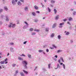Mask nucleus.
I'll list each match as a JSON object with an SVG mask.
<instances>
[{
	"mask_svg": "<svg viewBox=\"0 0 76 76\" xmlns=\"http://www.w3.org/2000/svg\"><path fill=\"white\" fill-rule=\"evenodd\" d=\"M16 26L15 24H13V23H10V25L9 26V28H15Z\"/></svg>",
	"mask_w": 76,
	"mask_h": 76,
	"instance_id": "obj_1",
	"label": "nucleus"
},
{
	"mask_svg": "<svg viewBox=\"0 0 76 76\" xmlns=\"http://www.w3.org/2000/svg\"><path fill=\"white\" fill-rule=\"evenodd\" d=\"M22 63L23 64H25L26 65L25 66H26V65L28 64V63H27V61H23Z\"/></svg>",
	"mask_w": 76,
	"mask_h": 76,
	"instance_id": "obj_2",
	"label": "nucleus"
},
{
	"mask_svg": "<svg viewBox=\"0 0 76 76\" xmlns=\"http://www.w3.org/2000/svg\"><path fill=\"white\" fill-rule=\"evenodd\" d=\"M64 24V23L63 22L62 23H60L59 24V28H62L63 27V25Z\"/></svg>",
	"mask_w": 76,
	"mask_h": 76,
	"instance_id": "obj_3",
	"label": "nucleus"
},
{
	"mask_svg": "<svg viewBox=\"0 0 76 76\" xmlns=\"http://www.w3.org/2000/svg\"><path fill=\"white\" fill-rule=\"evenodd\" d=\"M12 3L13 4V5H15V4H16V3L15 2V0H13L12 1Z\"/></svg>",
	"mask_w": 76,
	"mask_h": 76,
	"instance_id": "obj_4",
	"label": "nucleus"
},
{
	"mask_svg": "<svg viewBox=\"0 0 76 76\" xmlns=\"http://www.w3.org/2000/svg\"><path fill=\"white\" fill-rule=\"evenodd\" d=\"M17 4L18 5H19V6H21V5H22V3H21L20 1H18V2Z\"/></svg>",
	"mask_w": 76,
	"mask_h": 76,
	"instance_id": "obj_5",
	"label": "nucleus"
},
{
	"mask_svg": "<svg viewBox=\"0 0 76 76\" xmlns=\"http://www.w3.org/2000/svg\"><path fill=\"white\" fill-rule=\"evenodd\" d=\"M59 16V15H58L57 16H56V17H55V19H56V20H58V19Z\"/></svg>",
	"mask_w": 76,
	"mask_h": 76,
	"instance_id": "obj_6",
	"label": "nucleus"
},
{
	"mask_svg": "<svg viewBox=\"0 0 76 76\" xmlns=\"http://www.w3.org/2000/svg\"><path fill=\"white\" fill-rule=\"evenodd\" d=\"M23 72L25 73H26V74H28V72L24 70H23Z\"/></svg>",
	"mask_w": 76,
	"mask_h": 76,
	"instance_id": "obj_7",
	"label": "nucleus"
},
{
	"mask_svg": "<svg viewBox=\"0 0 76 76\" xmlns=\"http://www.w3.org/2000/svg\"><path fill=\"white\" fill-rule=\"evenodd\" d=\"M56 23H55L53 24L52 28H55V27H56Z\"/></svg>",
	"mask_w": 76,
	"mask_h": 76,
	"instance_id": "obj_8",
	"label": "nucleus"
},
{
	"mask_svg": "<svg viewBox=\"0 0 76 76\" xmlns=\"http://www.w3.org/2000/svg\"><path fill=\"white\" fill-rule=\"evenodd\" d=\"M4 64V61H2L0 62V64Z\"/></svg>",
	"mask_w": 76,
	"mask_h": 76,
	"instance_id": "obj_9",
	"label": "nucleus"
},
{
	"mask_svg": "<svg viewBox=\"0 0 76 76\" xmlns=\"http://www.w3.org/2000/svg\"><path fill=\"white\" fill-rule=\"evenodd\" d=\"M5 17L6 18V21H7V22L9 21V19H8V18H7V16H6Z\"/></svg>",
	"mask_w": 76,
	"mask_h": 76,
	"instance_id": "obj_10",
	"label": "nucleus"
},
{
	"mask_svg": "<svg viewBox=\"0 0 76 76\" xmlns=\"http://www.w3.org/2000/svg\"><path fill=\"white\" fill-rule=\"evenodd\" d=\"M25 10L26 11L27 10L28 11V8L27 7H26L25 8Z\"/></svg>",
	"mask_w": 76,
	"mask_h": 76,
	"instance_id": "obj_11",
	"label": "nucleus"
},
{
	"mask_svg": "<svg viewBox=\"0 0 76 76\" xmlns=\"http://www.w3.org/2000/svg\"><path fill=\"white\" fill-rule=\"evenodd\" d=\"M34 8L35 9H36L37 10L38 9V7L36 5L34 6Z\"/></svg>",
	"mask_w": 76,
	"mask_h": 76,
	"instance_id": "obj_12",
	"label": "nucleus"
},
{
	"mask_svg": "<svg viewBox=\"0 0 76 76\" xmlns=\"http://www.w3.org/2000/svg\"><path fill=\"white\" fill-rule=\"evenodd\" d=\"M18 58L19 60H23V59H22V58H21L20 57H18Z\"/></svg>",
	"mask_w": 76,
	"mask_h": 76,
	"instance_id": "obj_13",
	"label": "nucleus"
},
{
	"mask_svg": "<svg viewBox=\"0 0 76 76\" xmlns=\"http://www.w3.org/2000/svg\"><path fill=\"white\" fill-rule=\"evenodd\" d=\"M72 18L70 17L69 18L68 20L69 21H71V20H72Z\"/></svg>",
	"mask_w": 76,
	"mask_h": 76,
	"instance_id": "obj_14",
	"label": "nucleus"
},
{
	"mask_svg": "<svg viewBox=\"0 0 76 76\" xmlns=\"http://www.w3.org/2000/svg\"><path fill=\"white\" fill-rule=\"evenodd\" d=\"M20 75H21V76H25V75L23 72H21Z\"/></svg>",
	"mask_w": 76,
	"mask_h": 76,
	"instance_id": "obj_15",
	"label": "nucleus"
},
{
	"mask_svg": "<svg viewBox=\"0 0 76 76\" xmlns=\"http://www.w3.org/2000/svg\"><path fill=\"white\" fill-rule=\"evenodd\" d=\"M10 51L11 52H13V48H10Z\"/></svg>",
	"mask_w": 76,
	"mask_h": 76,
	"instance_id": "obj_16",
	"label": "nucleus"
},
{
	"mask_svg": "<svg viewBox=\"0 0 76 76\" xmlns=\"http://www.w3.org/2000/svg\"><path fill=\"white\" fill-rule=\"evenodd\" d=\"M32 15H33V16H36V14L34 12H32Z\"/></svg>",
	"mask_w": 76,
	"mask_h": 76,
	"instance_id": "obj_17",
	"label": "nucleus"
},
{
	"mask_svg": "<svg viewBox=\"0 0 76 76\" xmlns=\"http://www.w3.org/2000/svg\"><path fill=\"white\" fill-rule=\"evenodd\" d=\"M34 31H36V32H39V30L35 29Z\"/></svg>",
	"mask_w": 76,
	"mask_h": 76,
	"instance_id": "obj_18",
	"label": "nucleus"
},
{
	"mask_svg": "<svg viewBox=\"0 0 76 76\" xmlns=\"http://www.w3.org/2000/svg\"><path fill=\"white\" fill-rule=\"evenodd\" d=\"M4 10H6V11H7V10H8V9H7V7H4Z\"/></svg>",
	"mask_w": 76,
	"mask_h": 76,
	"instance_id": "obj_19",
	"label": "nucleus"
},
{
	"mask_svg": "<svg viewBox=\"0 0 76 76\" xmlns=\"http://www.w3.org/2000/svg\"><path fill=\"white\" fill-rule=\"evenodd\" d=\"M54 11L55 12V14H56V13L57 12V10H56V9H54Z\"/></svg>",
	"mask_w": 76,
	"mask_h": 76,
	"instance_id": "obj_20",
	"label": "nucleus"
},
{
	"mask_svg": "<svg viewBox=\"0 0 76 76\" xmlns=\"http://www.w3.org/2000/svg\"><path fill=\"white\" fill-rule=\"evenodd\" d=\"M58 37L59 39H60V38H61V36H60V35H58Z\"/></svg>",
	"mask_w": 76,
	"mask_h": 76,
	"instance_id": "obj_21",
	"label": "nucleus"
},
{
	"mask_svg": "<svg viewBox=\"0 0 76 76\" xmlns=\"http://www.w3.org/2000/svg\"><path fill=\"white\" fill-rule=\"evenodd\" d=\"M28 58H31V55H28Z\"/></svg>",
	"mask_w": 76,
	"mask_h": 76,
	"instance_id": "obj_22",
	"label": "nucleus"
},
{
	"mask_svg": "<svg viewBox=\"0 0 76 76\" xmlns=\"http://www.w3.org/2000/svg\"><path fill=\"white\" fill-rule=\"evenodd\" d=\"M61 60L62 62H64L63 59V58H62V57H61Z\"/></svg>",
	"mask_w": 76,
	"mask_h": 76,
	"instance_id": "obj_23",
	"label": "nucleus"
},
{
	"mask_svg": "<svg viewBox=\"0 0 76 76\" xmlns=\"http://www.w3.org/2000/svg\"><path fill=\"white\" fill-rule=\"evenodd\" d=\"M62 51L61 50H59L57 51V53H60V52H61Z\"/></svg>",
	"mask_w": 76,
	"mask_h": 76,
	"instance_id": "obj_24",
	"label": "nucleus"
},
{
	"mask_svg": "<svg viewBox=\"0 0 76 76\" xmlns=\"http://www.w3.org/2000/svg\"><path fill=\"white\" fill-rule=\"evenodd\" d=\"M54 34L52 33V34L51 35V37H54Z\"/></svg>",
	"mask_w": 76,
	"mask_h": 76,
	"instance_id": "obj_25",
	"label": "nucleus"
},
{
	"mask_svg": "<svg viewBox=\"0 0 76 76\" xmlns=\"http://www.w3.org/2000/svg\"><path fill=\"white\" fill-rule=\"evenodd\" d=\"M44 50H39V53H41L42 52V51H43Z\"/></svg>",
	"mask_w": 76,
	"mask_h": 76,
	"instance_id": "obj_26",
	"label": "nucleus"
},
{
	"mask_svg": "<svg viewBox=\"0 0 76 76\" xmlns=\"http://www.w3.org/2000/svg\"><path fill=\"white\" fill-rule=\"evenodd\" d=\"M33 30H34V28H31L30 29V31H33Z\"/></svg>",
	"mask_w": 76,
	"mask_h": 76,
	"instance_id": "obj_27",
	"label": "nucleus"
},
{
	"mask_svg": "<svg viewBox=\"0 0 76 76\" xmlns=\"http://www.w3.org/2000/svg\"><path fill=\"white\" fill-rule=\"evenodd\" d=\"M51 66V64H49L48 65V67L49 68V69H50V66Z\"/></svg>",
	"mask_w": 76,
	"mask_h": 76,
	"instance_id": "obj_28",
	"label": "nucleus"
},
{
	"mask_svg": "<svg viewBox=\"0 0 76 76\" xmlns=\"http://www.w3.org/2000/svg\"><path fill=\"white\" fill-rule=\"evenodd\" d=\"M48 9L49 12H51V9H50L49 7H48Z\"/></svg>",
	"mask_w": 76,
	"mask_h": 76,
	"instance_id": "obj_29",
	"label": "nucleus"
},
{
	"mask_svg": "<svg viewBox=\"0 0 76 76\" xmlns=\"http://www.w3.org/2000/svg\"><path fill=\"white\" fill-rule=\"evenodd\" d=\"M51 2L52 3H55V1L53 0L51 1Z\"/></svg>",
	"mask_w": 76,
	"mask_h": 76,
	"instance_id": "obj_30",
	"label": "nucleus"
},
{
	"mask_svg": "<svg viewBox=\"0 0 76 76\" xmlns=\"http://www.w3.org/2000/svg\"><path fill=\"white\" fill-rule=\"evenodd\" d=\"M20 56H23L24 57H25V55L23 54L22 55H20Z\"/></svg>",
	"mask_w": 76,
	"mask_h": 76,
	"instance_id": "obj_31",
	"label": "nucleus"
},
{
	"mask_svg": "<svg viewBox=\"0 0 76 76\" xmlns=\"http://www.w3.org/2000/svg\"><path fill=\"white\" fill-rule=\"evenodd\" d=\"M1 66L3 68V69H5L6 68L5 67V66H4V65H1Z\"/></svg>",
	"mask_w": 76,
	"mask_h": 76,
	"instance_id": "obj_32",
	"label": "nucleus"
},
{
	"mask_svg": "<svg viewBox=\"0 0 76 76\" xmlns=\"http://www.w3.org/2000/svg\"><path fill=\"white\" fill-rule=\"evenodd\" d=\"M48 30H49V28H46L45 29L46 31H48Z\"/></svg>",
	"mask_w": 76,
	"mask_h": 76,
	"instance_id": "obj_33",
	"label": "nucleus"
},
{
	"mask_svg": "<svg viewBox=\"0 0 76 76\" xmlns=\"http://www.w3.org/2000/svg\"><path fill=\"white\" fill-rule=\"evenodd\" d=\"M69 34V32H67L66 34V35H68Z\"/></svg>",
	"mask_w": 76,
	"mask_h": 76,
	"instance_id": "obj_34",
	"label": "nucleus"
},
{
	"mask_svg": "<svg viewBox=\"0 0 76 76\" xmlns=\"http://www.w3.org/2000/svg\"><path fill=\"white\" fill-rule=\"evenodd\" d=\"M36 34V33L35 32L33 33H32V35H35Z\"/></svg>",
	"mask_w": 76,
	"mask_h": 76,
	"instance_id": "obj_35",
	"label": "nucleus"
},
{
	"mask_svg": "<svg viewBox=\"0 0 76 76\" xmlns=\"http://www.w3.org/2000/svg\"><path fill=\"white\" fill-rule=\"evenodd\" d=\"M63 66L64 69H65V65L64 64H63Z\"/></svg>",
	"mask_w": 76,
	"mask_h": 76,
	"instance_id": "obj_36",
	"label": "nucleus"
},
{
	"mask_svg": "<svg viewBox=\"0 0 76 76\" xmlns=\"http://www.w3.org/2000/svg\"><path fill=\"white\" fill-rule=\"evenodd\" d=\"M20 1H21V2H23V3L24 2V0H20Z\"/></svg>",
	"mask_w": 76,
	"mask_h": 76,
	"instance_id": "obj_37",
	"label": "nucleus"
},
{
	"mask_svg": "<svg viewBox=\"0 0 76 76\" xmlns=\"http://www.w3.org/2000/svg\"><path fill=\"white\" fill-rule=\"evenodd\" d=\"M76 12H73V15H76Z\"/></svg>",
	"mask_w": 76,
	"mask_h": 76,
	"instance_id": "obj_38",
	"label": "nucleus"
},
{
	"mask_svg": "<svg viewBox=\"0 0 76 76\" xmlns=\"http://www.w3.org/2000/svg\"><path fill=\"white\" fill-rule=\"evenodd\" d=\"M24 23H25L26 24V25H29V24L28 23H27V22H25Z\"/></svg>",
	"mask_w": 76,
	"mask_h": 76,
	"instance_id": "obj_39",
	"label": "nucleus"
},
{
	"mask_svg": "<svg viewBox=\"0 0 76 76\" xmlns=\"http://www.w3.org/2000/svg\"><path fill=\"white\" fill-rule=\"evenodd\" d=\"M15 66H16V64H12V66L14 67Z\"/></svg>",
	"mask_w": 76,
	"mask_h": 76,
	"instance_id": "obj_40",
	"label": "nucleus"
},
{
	"mask_svg": "<svg viewBox=\"0 0 76 76\" xmlns=\"http://www.w3.org/2000/svg\"><path fill=\"white\" fill-rule=\"evenodd\" d=\"M15 73V74H17V73H18V71H16Z\"/></svg>",
	"mask_w": 76,
	"mask_h": 76,
	"instance_id": "obj_41",
	"label": "nucleus"
},
{
	"mask_svg": "<svg viewBox=\"0 0 76 76\" xmlns=\"http://www.w3.org/2000/svg\"><path fill=\"white\" fill-rule=\"evenodd\" d=\"M74 3L75 5H76V1H74Z\"/></svg>",
	"mask_w": 76,
	"mask_h": 76,
	"instance_id": "obj_42",
	"label": "nucleus"
},
{
	"mask_svg": "<svg viewBox=\"0 0 76 76\" xmlns=\"http://www.w3.org/2000/svg\"><path fill=\"white\" fill-rule=\"evenodd\" d=\"M7 61V58H6V59L5 60L4 62H6Z\"/></svg>",
	"mask_w": 76,
	"mask_h": 76,
	"instance_id": "obj_43",
	"label": "nucleus"
},
{
	"mask_svg": "<svg viewBox=\"0 0 76 76\" xmlns=\"http://www.w3.org/2000/svg\"><path fill=\"white\" fill-rule=\"evenodd\" d=\"M58 67H60V66H59V64H58L57 68H58Z\"/></svg>",
	"mask_w": 76,
	"mask_h": 76,
	"instance_id": "obj_44",
	"label": "nucleus"
},
{
	"mask_svg": "<svg viewBox=\"0 0 76 76\" xmlns=\"http://www.w3.org/2000/svg\"><path fill=\"white\" fill-rule=\"evenodd\" d=\"M63 20L64 22H66V20H67V19H64Z\"/></svg>",
	"mask_w": 76,
	"mask_h": 76,
	"instance_id": "obj_45",
	"label": "nucleus"
},
{
	"mask_svg": "<svg viewBox=\"0 0 76 76\" xmlns=\"http://www.w3.org/2000/svg\"><path fill=\"white\" fill-rule=\"evenodd\" d=\"M3 12V9H0V12Z\"/></svg>",
	"mask_w": 76,
	"mask_h": 76,
	"instance_id": "obj_46",
	"label": "nucleus"
},
{
	"mask_svg": "<svg viewBox=\"0 0 76 76\" xmlns=\"http://www.w3.org/2000/svg\"><path fill=\"white\" fill-rule=\"evenodd\" d=\"M67 24H69V25H71V24H70V22H67Z\"/></svg>",
	"mask_w": 76,
	"mask_h": 76,
	"instance_id": "obj_47",
	"label": "nucleus"
},
{
	"mask_svg": "<svg viewBox=\"0 0 76 76\" xmlns=\"http://www.w3.org/2000/svg\"><path fill=\"white\" fill-rule=\"evenodd\" d=\"M36 13H39V11H36Z\"/></svg>",
	"mask_w": 76,
	"mask_h": 76,
	"instance_id": "obj_48",
	"label": "nucleus"
},
{
	"mask_svg": "<svg viewBox=\"0 0 76 76\" xmlns=\"http://www.w3.org/2000/svg\"><path fill=\"white\" fill-rule=\"evenodd\" d=\"M53 47H55V48H56V46L55 45H53Z\"/></svg>",
	"mask_w": 76,
	"mask_h": 76,
	"instance_id": "obj_49",
	"label": "nucleus"
},
{
	"mask_svg": "<svg viewBox=\"0 0 76 76\" xmlns=\"http://www.w3.org/2000/svg\"><path fill=\"white\" fill-rule=\"evenodd\" d=\"M10 45H13L14 44V43H11L10 44Z\"/></svg>",
	"mask_w": 76,
	"mask_h": 76,
	"instance_id": "obj_50",
	"label": "nucleus"
},
{
	"mask_svg": "<svg viewBox=\"0 0 76 76\" xmlns=\"http://www.w3.org/2000/svg\"><path fill=\"white\" fill-rule=\"evenodd\" d=\"M26 42H27V41H25L24 42V44H26Z\"/></svg>",
	"mask_w": 76,
	"mask_h": 76,
	"instance_id": "obj_51",
	"label": "nucleus"
},
{
	"mask_svg": "<svg viewBox=\"0 0 76 76\" xmlns=\"http://www.w3.org/2000/svg\"><path fill=\"white\" fill-rule=\"evenodd\" d=\"M46 52L48 53V52H49V50L48 49L46 50Z\"/></svg>",
	"mask_w": 76,
	"mask_h": 76,
	"instance_id": "obj_52",
	"label": "nucleus"
},
{
	"mask_svg": "<svg viewBox=\"0 0 76 76\" xmlns=\"http://www.w3.org/2000/svg\"><path fill=\"white\" fill-rule=\"evenodd\" d=\"M3 3L4 4L5 3V1L3 0Z\"/></svg>",
	"mask_w": 76,
	"mask_h": 76,
	"instance_id": "obj_53",
	"label": "nucleus"
},
{
	"mask_svg": "<svg viewBox=\"0 0 76 76\" xmlns=\"http://www.w3.org/2000/svg\"><path fill=\"white\" fill-rule=\"evenodd\" d=\"M58 62L59 63H61V62L60 60H58Z\"/></svg>",
	"mask_w": 76,
	"mask_h": 76,
	"instance_id": "obj_54",
	"label": "nucleus"
},
{
	"mask_svg": "<svg viewBox=\"0 0 76 76\" xmlns=\"http://www.w3.org/2000/svg\"><path fill=\"white\" fill-rule=\"evenodd\" d=\"M2 24V23L1 22H0V25H1Z\"/></svg>",
	"mask_w": 76,
	"mask_h": 76,
	"instance_id": "obj_55",
	"label": "nucleus"
},
{
	"mask_svg": "<svg viewBox=\"0 0 76 76\" xmlns=\"http://www.w3.org/2000/svg\"><path fill=\"white\" fill-rule=\"evenodd\" d=\"M63 63H60V65H63Z\"/></svg>",
	"mask_w": 76,
	"mask_h": 76,
	"instance_id": "obj_56",
	"label": "nucleus"
},
{
	"mask_svg": "<svg viewBox=\"0 0 76 76\" xmlns=\"http://www.w3.org/2000/svg\"><path fill=\"white\" fill-rule=\"evenodd\" d=\"M55 57L56 58H57V55H56L55 56Z\"/></svg>",
	"mask_w": 76,
	"mask_h": 76,
	"instance_id": "obj_57",
	"label": "nucleus"
},
{
	"mask_svg": "<svg viewBox=\"0 0 76 76\" xmlns=\"http://www.w3.org/2000/svg\"><path fill=\"white\" fill-rule=\"evenodd\" d=\"M15 1L16 2H18V0H15Z\"/></svg>",
	"mask_w": 76,
	"mask_h": 76,
	"instance_id": "obj_58",
	"label": "nucleus"
},
{
	"mask_svg": "<svg viewBox=\"0 0 76 76\" xmlns=\"http://www.w3.org/2000/svg\"><path fill=\"white\" fill-rule=\"evenodd\" d=\"M73 9H71V11H73Z\"/></svg>",
	"mask_w": 76,
	"mask_h": 76,
	"instance_id": "obj_59",
	"label": "nucleus"
},
{
	"mask_svg": "<svg viewBox=\"0 0 76 76\" xmlns=\"http://www.w3.org/2000/svg\"><path fill=\"white\" fill-rule=\"evenodd\" d=\"M7 63H8V62L7 61V62H5V64H7Z\"/></svg>",
	"mask_w": 76,
	"mask_h": 76,
	"instance_id": "obj_60",
	"label": "nucleus"
},
{
	"mask_svg": "<svg viewBox=\"0 0 76 76\" xmlns=\"http://www.w3.org/2000/svg\"><path fill=\"white\" fill-rule=\"evenodd\" d=\"M44 1H45V2H46V1H47V0H44Z\"/></svg>",
	"mask_w": 76,
	"mask_h": 76,
	"instance_id": "obj_61",
	"label": "nucleus"
},
{
	"mask_svg": "<svg viewBox=\"0 0 76 76\" xmlns=\"http://www.w3.org/2000/svg\"><path fill=\"white\" fill-rule=\"evenodd\" d=\"M34 22H37V20H35V21H34Z\"/></svg>",
	"mask_w": 76,
	"mask_h": 76,
	"instance_id": "obj_62",
	"label": "nucleus"
},
{
	"mask_svg": "<svg viewBox=\"0 0 76 76\" xmlns=\"http://www.w3.org/2000/svg\"><path fill=\"white\" fill-rule=\"evenodd\" d=\"M45 46L44 45V46H43V48H45Z\"/></svg>",
	"mask_w": 76,
	"mask_h": 76,
	"instance_id": "obj_63",
	"label": "nucleus"
},
{
	"mask_svg": "<svg viewBox=\"0 0 76 76\" xmlns=\"http://www.w3.org/2000/svg\"><path fill=\"white\" fill-rule=\"evenodd\" d=\"M42 7H44V6L42 5Z\"/></svg>",
	"mask_w": 76,
	"mask_h": 76,
	"instance_id": "obj_64",
	"label": "nucleus"
}]
</instances>
